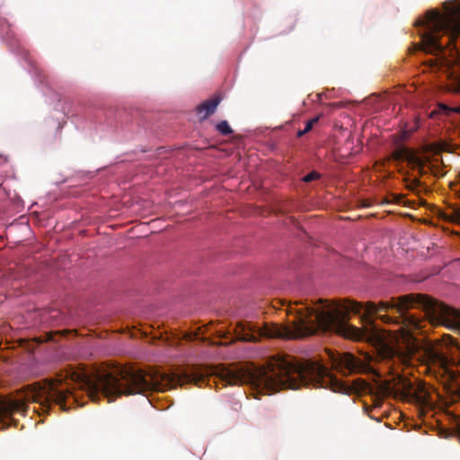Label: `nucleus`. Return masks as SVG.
<instances>
[{
    "instance_id": "1",
    "label": "nucleus",
    "mask_w": 460,
    "mask_h": 460,
    "mask_svg": "<svg viewBox=\"0 0 460 460\" xmlns=\"http://www.w3.org/2000/svg\"><path fill=\"white\" fill-rule=\"evenodd\" d=\"M206 379L207 371L200 367H190L180 373L134 367H116L92 375L73 372L32 384L25 394V400L38 403L37 411L41 414L48 413L52 404L58 405L63 411L71 409L77 402L74 394L75 384L92 401L97 402L103 397L111 402L121 395L164 392L185 384L200 386Z\"/></svg>"
},
{
    "instance_id": "2",
    "label": "nucleus",
    "mask_w": 460,
    "mask_h": 460,
    "mask_svg": "<svg viewBox=\"0 0 460 460\" xmlns=\"http://www.w3.org/2000/svg\"><path fill=\"white\" fill-rule=\"evenodd\" d=\"M414 307L421 308L430 323L449 322L451 325L459 324L460 315L448 305L422 294H408L391 297L385 301L365 305L353 300L328 302L319 300L317 306H305L298 311L299 328L303 334L312 335L318 332H335L345 338L362 340L366 332L349 323L350 313L364 314L361 320L371 328H375L374 316L383 323L399 326L397 330L402 339L410 341L412 332L422 327V322L409 313Z\"/></svg>"
},
{
    "instance_id": "3",
    "label": "nucleus",
    "mask_w": 460,
    "mask_h": 460,
    "mask_svg": "<svg viewBox=\"0 0 460 460\" xmlns=\"http://www.w3.org/2000/svg\"><path fill=\"white\" fill-rule=\"evenodd\" d=\"M217 377L223 386L249 384L259 393L273 394L282 389L302 386L325 388L346 394L349 387L323 365L313 360H298L291 356L271 357L265 366L252 370L222 367Z\"/></svg>"
},
{
    "instance_id": "4",
    "label": "nucleus",
    "mask_w": 460,
    "mask_h": 460,
    "mask_svg": "<svg viewBox=\"0 0 460 460\" xmlns=\"http://www.w3.org/2000/svg\"><path fill=\"white\" fill-rule=\"evenodd\" d=\"M445 13L438 10L427 12L424 19L417 22L421 30L420 43L423 51L460 64V3L446 1ZM452 89L460 92V74L453 80Z\"/></svg>"
},
{
    "instance_id": "5",
    "label": "nucleus",
    "mask_w": 460,
    "mask_h": 460,
    "mask_svg": "<svg viewBox=\"0 0 460 460\" xmlns=\"http://www.w3.org/2000/svg\"><path fill=\"white\" fill-rule=\"evenodd\" d=\"M234 333L238 341L245 342H257L261 338H283L286 336L284 331L276 324L265 323L263 326H259L252 322L237 323Z\"/></svg>"
},
{
    "instance_id": "6",
    "label": "nucleus",
    "mask_w": 460,
    "mask_h": 460,
    "mask_svg": "<svg viewBox=\"0 0 460 460\" xmlns=\"http://www.w3.org/2000/svg\"><path fill=\"white\" fill-rule=\"evenodd\" d=\"M28 406L18 400L5 401L0 400V423L3 428H7L12 423L16 425V421L12 418L14 413H24Z\"/></svg>"
},
{
    "instance_id": "7",
    "label": "nucleus",
    "mask_w": 460,
    "mask_h": 460,
    "mask_svg": "<svg viewBox=\"0 0 460 460\" xmlns=\"http://www.w3.org/2000/svg\"><path fill=\"white\" fill-rule=\"evenodd\" d=\"M337 365L342 371L347 370L349 374L366 373L371 369L368 364L350 353L341 356Z\"/></svg>"
},
{
    "instance_id": "8",
    "label": "nucleus",
    "mask_w": 460,
    "mask_h": 460,
    "mask_svg": "<svg viewBox=\"0 0 460 460\" xmlns=\"http://www.w3.org/2000/svg\"><path fill=\"white\" fill-rule=\"evenodd\" d=\"M219 102H220V98H218V97L209 99V100L202 102L201 104H199L197 108V111L199 115H202L201 119H205L208 116L212 115L215 112Z\"/></svg>"
},
{
    "instance_id": "9",
    "label": "nucleus",
    "mask_w": 460,
    "mask_h": 460,
    "mask_svg": "<svg viewBox=\"0 0 460 460\" xmlns=\"http://www.w3.org/2000/svg\"><path fill=\"white\" fill-rule=\"evenodd\" d=\"M414 349H415V347H414V345H412V346H409L407 349V351H405V352H401L394 349H389L388 353L392 357L397 356L399 360L402 363L407 364L410 361L411 355L414 353Z\"/></svg>"
},
{
    "instance_id": "10",
    "label": "nucleus",
    "mask_w": 460,
    "mask_h": 460,
    "mask_svg": "<svg viewBox=\"0 0 460 460\" xmlns=\"http://www.w3.org/2000/svg\"><path fill=\"white\" fill-rule=\"evenodd\" d=\"M406 162L412 169H415L416 167H421L422 163L425 161L421 157L418 156L414 152L410 150L406 158Z\"/></svg>"
},
{
    "instance_id": "11",
    "label": "nucleus",
    "mask_w": 460,
    "mask_h": 460,
    "mask_svg": "<svg viewBox=\"0 0 460 460\" xmlns=\"http://www.w3.org/2000/svg\"><path fill=\"white\" fill-rule=\"evenodd\" d=\"M409 152H410V149H408V148L399 147L393 152V154H392L393 159L395 161H406Z\"/></svg>"
},
{
    "instance_id": "12",
    "label": "nucleus",
    "mask_w": 460,
    "mask_h": 460,
    "mask_svg": "<svg viewBox=\"0 0 460 460\" xmlns=\"http://www.w3.org/2000/svg\"><path fill=\"white\" fill-rule=\"evenodd\" d=\"M216 128L223 136H229L233 133V130L226 120L220 121L217 124Z\"/></svg>"
},
{
    "instance_id": "13",
    "label": "nucleus",
    "mask_w": 460,
    "mask_h": 460,
    "mask_svg": "<svg viewBox=\"0 0 460 460\" xmlns=\"http://www.w3.org/2000/svg\"><path fill=\"white\" fill-rule=\"evenodd\" d=\"M428 169H429V172L437 178H441V177L445 176V174H446V172L443 171L442 167L438 164H429Z\"/></svg>"
},
{
    "instance_id": "14",
    "label": "nucleus",
    "mask_w": 460,
    "mask_h": 460,
    "mask_svg": "<svg viewBox=\"0 0 460 460\" xmlns=\"http://www.w3.org/2000/svg\"><path fill=\"white\" fill-rule=\"evenodd\" d=\"M404 181L407 182L406 188L412 192L417 191L418 188L422 184L419 178L410 180L409 177H406Z\"/></svg>"
},
{
    "instance_id": "15",
    "label": "nucleus",
    "mask_w": 460,
    "mask_h": 460,
    "mask_svg": "<svg viewBox=\"0 0 460 460\" xmlns=\"http://www.w3.org/2000/svg\"><path fill=\"white\" fill-rule=\"evenodd\" d=\"M449 308L460 315V310L455 309L450 306H449ZM437 324L445 325L446 327H447L449 329L460 331V322H459V324L451 325L449 322L447 323L446 321H438Z\"/></svg>"
},
{
    "instance_id": "16",
    "label": "nucleus",
    "mask_w": 460,
    "mask_h": 460,
    "mask_svg": "<svg viewBox=\"0 0 460 460\" xmlns=\"http://www.w3.org/2000/svg\"><path fill=\"white\" fill-rule=\"evenodd\" d=\"M321 177V174L317 172H311L310 173H308L307 175H305L304 178H303V181L305 182H310V181H313L314 180H317Z\"/></svg>"
},
{
    "instance_id": "17",
    "label": "nucleus",
    "mask_w": 460,
    "mask_h": 460,
    "mask_svg": "<svg viewBox=\"0 0 460 460\" xmlns=\"http://www.w3.org/2000/svg\"><path fill=\"white\" fill-rule=\"evenodd\" d=\"M319 120V116L317 117H314L311 119H309L306 124H305V130L308 133L309 131L312 130L313 127L318 122Z\"/></svg>"
},
{
    "instance_id": "18",
    "label": "nucleus",
    "mask_w": 460,
    "mask_h": 460,
    "mask_svg": "<svg viewBox=\"0 0 460 460\" xmlns=\"http://www.w3.org/2000/svg\"><path fill=\"white\" fill-rule=\"evenodd\" d=\"M450 218L453 222L460 224V208H456L452 211Z\"/></svg>"
},
{
    "instance_id": "19",
    "label": "nucleus",
    "mask_w": 460,
    "mask_h": 460,
    "mask_svg": "<svg viewBox=\"0 0 460 460\" xmlns=\"http://www.w3.org/2000/svg\"><path fill=\"white\" fill-rule=\"evenodd\" d=\"M392 197H393V200L392 201H389L388 199H385L384 201V203L394 202V203L399 204V203H401L402 199L404 198V196L402 195V194H393Z\"/></svg>"
},
{
    "instance_id": "20",
    "label": "nucleus",
    "mask_w": 460,
    "mask_h": 460,
    "mask_svg": "<svg viewBox=\"0 0 460 460\" xmlns=\"http://www.w3.org/2000/svg\"><path fill=\"white\" fill-rule=\"evenodd\" d=\"M416 169H418L419 174L420 176H424L428 172H429V171L428 169V164H426V162L422 163L421 167H416Z\"/></svg>"
},
{
    "instance_id": "21",
    "label": "nucleus",
    "mask_w": 460,
    "mask_h": 460,
    "mask_svg": "<svg viewBox=\"0 0 460 460\" xmlns=\"http://www.w3.org/2000/svg\"><path fill=\"white\" fill-rule=\"evenodd\" d=\"M306 133H307V132H306L305 129H303V130H299V131L297 132V137H303L304 135H305Z\"/></svg>"
},
{
    "instance_id": "22",
    "label": "nucleus",
    "mask_w": 460,
    "mask_h": 460,
    "mask_svg": "<svg viewBox=\"0 0 460 460\" xmlns=\"http://www.w3.org/2000/svg\"><path fill=\"white\" fill-rule=\"evenodd\" d=\"M440 107L444 110H447V108L445 105H440Z\"/></svg>"
},
{
    "instance_id": "23",
    "label": "nucleus",
    "mask_w": 460,
    "mask_h": 460,
    "mask_svg": "<svg viewBox=\"0 0 460 460\" xmlns=\"http://www.w3.org/2000/svg\"><path fill=\"white\" fill-rule=\"evenodd\" d=\"M364 388L367 386V384L363 382Z\"/></svg>"
}]
</instances>
